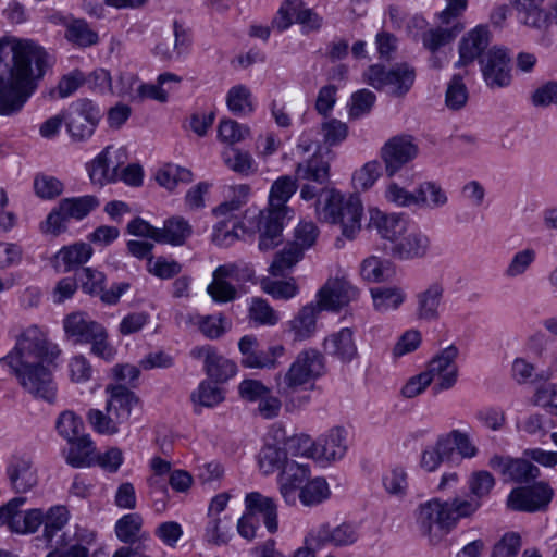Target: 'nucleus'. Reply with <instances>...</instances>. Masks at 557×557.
I'll list each match as a JSON object with an SVG mask.
<instances>
[{
	"label": "nucleus",
	"instance_id": "1",
	"mask_svg": "<svg viewBox=\"0 0 557 557\" xmlns=\"http://www.w3.org/2000/svg\"><path fill=\"white\" fill-rule=\"evenodd\" d=\"M50 66V55L32 39H0V114L22 110Z\"/></svg>",
	"mask_w": 557,
	"mask_h": 557
},
{
	"label": "nucleus",
	"instance_id": "2",
	"mask_svg": "<svg viewBox=\"0 0 557 557\" xmlns=\"http://www.w3.org/2000/svg\"><path fill=\"white\" fill-rule=\"evenodd\" d=\"M62 351L51 342L47 331L33 324L16 337L12 350L0 359L16 376L25 392L36 399L53 404L57 398V384L50 367H57Z\"/></svg>",
	"mask_w": 557,
	"mask_h": 557
},
{
	"label": "nucleus",
	"instance_id": "3",
	"mask_svg": "<svg viewBox=\"0 0 557 557\" xmlns=\"http://www.w3.org/2000/svg\"><path fill=\"white\" fill-rule=\"evenodd\" d=\"M296 178L283 175L275 180L269 195V207L259 213V249L269 251L283 242V223L287 215L286 202L297 190V180L325 184L330 177V164L321 157L313 156L296 168Z\"/></svg>",
	"mask_w": 557,
	"mask_h": 557
},
{
	"label": "nucleus",
	"instance_id": "4",
	"mask_svg": "<svg viewBox=\"0 0 557 557\" xmlns=\"http://www.w3.org/2000/svg\"><path fill=\"white\" fill-rule=\"evenodd\" d=\"M476 506V503L461 502V497L445 502L434 498L419 506L417 521L421 532L436 544L460 519L472 516Z\"/></svg>",
	"mask_w": 557,
	"mask_h": 557
},
{
	"label": "nucleus",
	"instance_id": "5",
	"mask_svg": "<svg viewBox=\"0 0 557 557\" xmlns=\"http://www.w3.org/2000/svg\"><path fill=\"white\" fill-rule=\"evenodd\" d=\"M322 215L326 222L339 224L345 238L354 239L361 228L362 205L357 196L345 198L331 190L322 208Z\"/></svg>",
	"mask_w": 557,
	"mask_h": 557
},
{
	"label": "nucleus",
	"instance_id": "6",
	"mask_svg": "<svg viewBox=\"0 0 557 557\" xmlns=\"http://www.w3.org/2000/svg\"><path fill=\"white\" fill-rule=\"evenodd\" d=\"M324 372V358L317 349H305L298 354L288 370L275 375L276 386L283 392L299 388L315 380Z\"/></svg>",
	"mask_w": 557,
	"mask_h": 557
},
{
	"label": "nucleus",
	"instance_id": "7",
	"mask_svg": "<svg viewBox=\"0 0 557 557\" xmlns=\"http://www.w3.org/2000/svg\"><path fill=\"white\" fill-rule=\"evenodd\" d=\"M364 78L377 90L387 87L393 96L403 97L413 85L416 72L407 63H398L389 70L383 65L373 64L364 73Z\"/></svg>",
	"mask_w": 557,
	"mask_h": 557
},
{
	"label": "nucleus",
	"instance_id": "8",
	"mask_svg": "<svg viewBox=\"0 0 557 557\" xmlns=\"http://www.w3.org/2000/svg\"><path fill=\"white\" fill-rule=\"evenodd\" d=\"M99 206V200L91 195L62 199L47 216L42 231L59 235L66 230L71 219L82 220Z\"/></svg>",
	"mask_w": 557,
	"mask_h": 557
},
{
	"label": "nucleus",
	"instance_id": "9",
	"mask_svg": "<svg viewBox=\"0 0 557 557\" xmlns=\"http://www.w3.org/2000/svg\"><path fill=\"white\" fill-rule=\"evenodd\" d=\"M64 114L66 129L74 141L89 139L101 119L100 109L87 98L72 102Z\"/></svg>",
	"mask_w": 557,
	"mask_h": 557
},
{
	"label": "nucleus",
	"instance_id": "10",
	"mask_svg": "<svg viewBox=\"0 0 557 557\" xmlns=\"http://www.w3.org/2000/svg\"><path fill=\"white\" fill-rule=\"evenodd\" d=\"M419 147L414 138L408 134L391 137L380 149V157L385 166V173L392 177L406 164L417 158Z\"/></svg>",
	"mask_w": 557,
	"mask_h": 557
},
{
	"label": "nucleus",
	"instance_id": "11",
	"mask_svg": "<svg viewBox=\"0 0 557 557\" xmlns=\"http://www.w3.org/2000/svg\"><path fill=\"white\" fill-rule=\"evenodd\" d=\"M458 356L459 348L456 345H449L429 361L425 372L429 373L432 382L436 381L433 386L435 394L450 389L457 383L459 369L456 360Z\"/></svg>",
	"mask_w": 557,
	"mask_h": 557
},
{
	"label": "nucleus",
	"instance_id": "12",
	"mask_svg": "<svg viewBox=\"0 0 557 557\" xmlns=\"http://www.w3.org/2000/svg\"><path fill=\"white\" fill-rule=\"evenodd\" d=\"M359 289L346 276L330 277L319 289L317 305L322 310L337 312L359 297Z\"/></svg>",
	"mask_w": 557,
	"mask_h": 557
},
{
	"label": "nucleus",
	"instance_id": "13",
	"mask_svg": "<svg viewBox=\"0 0 557 557\" xmlns=\"http://www.w3.org/2000/svg\"><path fill=\"white\" fill-rule=\"evenodd\" d=\"M481 72L490 88H504L511 83L510 58L507 50L494 46L480 59Z\"/></svg>",
	"mask_w": 557,
	"mask_h": 557
},
{
	"label": "nucleus",
	"instance_id": "14",
	"mask_svg": "<svg viewBox=\"0 0 557 557\" xmlns=\"http://www.w3.org/2000/svg\"><path fill=\"white\" fill-rule=\"evenodd\" d=\"M553 496L554 491L547 483L537 482L532 486L512 490L507 505L512 510L534 512L545 509Z\"/></svg>",
	"mask_w": 557,
	"mask_h": 557
},
{
	"label": "nucleus",
	"instance_id": "15",
	"mask_svg": "<svg viewBox=\"0 0 557 557\" xmlns=\"http://www.w3.org/2000/svg\"><path fill=\"white\" fill-rule=\"evenodd\" d=\"M430 248V237L410 224L407 231L392 245L391 256L400 261L418 260L425 258Z\"/></svg>",
	"mask_w": 557,
	"mask_h": 557
},
{
	"label": "nucleus",
	"instance_id": "16",
	"mask_svg": "<svg viewBox=\"0 0 557 557\" xmlns=\"http://www.w3.org/2000/svg\"><path fill=\"white\" fill-rule=\"evenodd\" d=\"M126 154L123 148L113 150L111 146L106 147L88 165L91 182L103 186L116 181L119 169L124 164Z\"/></svg>",
	"mask_w": 557,
	"mask_h": 557
},
{
	"label": "nucleus",
	"instance_id": "17",
	"mask_svg": "<svg viewBox=\"0 0 557 557\" xmlns=\"http://www.w3.org/2000/svg\"><path fill=\"white\" fill-rule=\"evenodd\" d=\"M7 475L12 488L17 493H26L38 483L37 469L27 455H13L7 466Z\"/></svg>",
	"mask_w": 557,
	"mask_h": 557
},
{
	"label": "nucleus",
	"instance_id": "18",
	"mask_svg": "<svg viewBox=\"0 0 557 557\" xmlns=\"http://www.w3.org/2000/svg\"><path fill=\"white\" fill-rule=\"evenodd\" d=\"M358 540V532L355 525L342 523L332 527L329 523L322 524L309 534L308 542L315 546L332 545L342 547L354 544Z\"/></svg>",
	"mask_w": 557,
	"mask_h": 557
},
{
	"label": "nucleus",
	"instance_id": "19",
	"mask_svg": "<svg viewBox=\"0 0 557 557\" xmlns=\"http://www.w3.org/2000/svg\"><path fill=\"white\" fill-rule=\"evenodd\" d=\"M444 292V285L441 282H433L414 295L417 320L430 323L441 318Z\"/></svg>",
	"mask_w": 557,
	"mask_h": 557
},
{
	"label": "nucleus",
	"instance_id": "20",
	"mask_svg": "<svg viewBox=\"0 0 557 557\" xmlns=\"http://www.w3.org/2000/svg\"><path fill=\"white\" fill-rule=\"evenodd\" d=\"M491 34L486 26L479 25L463 36L459 42V60L457 67L466 66L481 59L490 45Z\"/></svg>",
	"mask_w": 557,
	"mask_h": 557
},
{
	"label": "nucleus",
	"instance_id": "21",
	"mask_svg": "<svg viewBox=\"0 0 557 557\" xmlns=\"http://www.w3.org/2000/svg\"><path fill=\"white\" fill-rule=\"evenodd\" d=\"M347 450L346 432L342 428L331 429L315 442L313 459L321 463H330L342 459Z\"/></svg>",
	"mask_w": 557,
	"mask_h": 557
},
{
	"label": "nucleus",
	"instance_id": "22",
	"mask_svg": "<svg viewBox=\"0 0 557 557\" xmlns=\"http://www.w3.org/2000/svg\"><path fill=\"white\" fill-rule=\"evenodd\" d=\"M64 336L74 344H87L88 339L102 326L83 311H75L64 317Z\"/></svg>",
	"mask_w": 557,
	"mask_h": 557
},
{
	"label": "nucleus",
	"instance_id": "23",
	"mask_svg": "<svg viewBox=\"0 0 557 557\" xmlns=\"http://www.w3.org/2000/svg\"><path fill=\"white\" fill-rule=\"evenodd\" d=\"M120 83L122 88L119 95L128 96L132 101H143L145 99H153L159 102L168 101V90L158 82L157 84H138V78L128 74L120 76Z\"/></svg>",
	"mask_w": 557,
	"mask_h": 557
},
{
	"label": "nucleus",
	"instance_id": "24",
	"mask_svg": "<svg viewBox=\"0 0 557 557\" xmlns=\"http://www.w3.org/2000/svg\"><path fill=\"white\" fill-rule=\"evenodd\" d=\"M109 395L106 410L123 424L128 421L133 407L137 404L136 395L123 385H109L106 388Z\"/></svg>",
	"mask_w": 557,
	"mask_h": 557
},
{
	"label": "nucleus",
	"instance_id": "25",
	"mask_svg": "<svg viewBox=\"0 0 557 557\" xmlns=\"http://www.w3.org/2000/svg\"><path fill=\"white\" fill-rule=\"evenodd\" d=\"M409 225V220L403 214H386L380 210L370 211L369 227L376 230L381 237L393 244L407 231Z\"/></svg>",
	"mask_w": 557,
	"mask_h": 557
},
{
	"label": "nucleus",
	"instance_id": "26",
	"mask_svg": "<svg viewBox=\"0 0 557 557\" xmlns=\"http://www.w3.org/2000/svg\"><path fill=\"white\" fill-rule=\"evenodd\" d=\"M245 511L251 517L261 516L267 530L275 533L278 529L277 506L273 498L259 492H250L245 496Z\"/></svg>",
	"mask_w": 557,
	"mask_h": 557
},
{
	"label": "nucleus",
	"instance_id": "27",
	"mask_svg": "<svg viewBox=\"0 0 557 557\" xmlns=\"http://www.w3.org/2000/svg\"><path fill=\"white\" fill-rule=\"evenodd\" d=\"M323 348L327 355L342 362H350L358 354L354 332L349 327H344L326 337Z\"/></svg>",
	"mask_w": 557,
	"mask_h": 557
},
{
	"label": "nucleus",
	"instance_id": "28",
	"mask_svg": "<svg viewBox=\"0 0 557 557\" xmlns=\"http://www.w3.org/2000/svg\"><path fill=\"white\" fill-rule=\"evenodd\" d=\"M92 247L84 242L62 247L54 256V267L66 273L86 263L92 256Z\"/></svg>",
	"mask_w": 557,
	"mask_h": 557
},
{
	"label": "nucleus",
	"instance_id": "29",
	"mask_svg": "<svg viewBox=\"0 0 557 557\" xmlns=\"http://www.w3.org/2000/svg\"><path fill=\"white\" fill-rule=\"evenodd\" d=\"M224 322L225 318L222 314L187 313L178 315V323H183L187 327H196L209 339L220 338L225 333Z\"/></svg>",
	"mask_w": 557,
	"mask_h": 557
},
{
	"label": "nucleus",
	"instance_id": "30",
	"mask_svg": "<svg viewBox=\"0 0 557 557\" xmlns=\"http://www.w3.org/2000/svg\"><path fill=\"white\" fill-rule=\"evenodd\" d=\"M193 234V226L183 216L174 215L166 219L163 227L158 231L157 243L182 246Z\"/></svg>",
	"mask_w": 557,
	"mask_h": 557
},
{
	"label": "nucleus",
	"instance_id": "31",
	"mask_svg": "<svg viewBox=\"0 0 557 557\" xmlns=\"http://www.w3.org/2000/svg\"><path fill=\"white\" fill-rule=\"evenodd\" d=\"M66 453V462L74 468L90 467L96 462V447L88 434H83L72 442Z\"/></svg>",
	"mask_w": 557,
	"mask_h": 557
},
{
	"label": "nucleus",
	"instance_id": "32",
	"mask_svg": "<svg viewBox=\"0 0 557 557\" xmlns=\"http://www.w3.org/2000/svg\"><path fill=\"white\" fill-rule=\"evenodd\" d=\"M373 308L380 313L398 310L406 301L407 294L399 286H380L370 290Z\"/></svg>",
	"mask_w": 557,
	"mask_h": 557
},
{
	"label": "nucleus",
	"instance_id": "33",
	"mask_svg": "<svg viewBox=\"0 0 557 557\" xmlns=\"http://www.w3.org/2000/svg\"><path fill=\"white\" fill-rule=\"evenodd\" d=\"M446 26L447 27L430 28L422 34V45L431 53H436L442 47L451 42L463 29V25L458 18Z\"/></svg>",
	"mask_w": 557,
	"mask_h": 557
},
{
	"label": "nucleus",
	"instance_id": "34",
	"mask_svg": "<svg viewBox=\"0 0 557 557\" xmlns=\"http://www.w3.org/2000/svg\"><path fill=\"white\" fill-rule=\"evenodd\" d=\"M322 309L317 304L302 307L290 321V331L296 339H306L312 336L317 329V319Z\"/></svg>",
	"mask_w": 557,
	"mask_h": 557
},
{
	"label": "nucleus",
	"instance_id": "35",
	"mask_svg": "<svg viewBox=\"0 0 557 557\" xmlns=\"http://www.w3.org/2000/svg\"><path fill=\"white\" fill-rule=\"evenodd\" d=\"M544 0H513L520 20L528 26L542 28L547 22Z\"/></svg>",
	"mask_w": 557,
	"mask_h": 557
},
{
	"label": "nucleus",
	"instance_id": "36",
	"mask_svg": "<svg viewBox=\"0 0 557 557\" xmlns=\"http://www.w3.org/2000/svg\"><path fill=\"white\" fill-rule=\"evenodd\" d=\"M69 521V511L64 506H55L44 515V533L47 546L55 545V540L62 533V530Z\"/></svg>",
	"mask_w": 557,
	"mask_h": 557
},
{
	"label": "nucleus",
	"instance_id": "37",
	"mask_svg": "<svg viewBox=\"0 0 557 557\" xmlns=\"http://www.w3.org/2000/svg\"><path fill=\"white\" fill-rule=\"evenodd\" d=\"M226 106L235 115H249L255 111L253 98L249 87L235 85L226 94Z\"/></svg>",
	"mask_w": 557,
	"mask_h": 557
},
{
	"label": "nucleus",
	"instance_id": "38",
	"mask_svg": "<svg viewBox=\"0 0 557 557\" xmlns=\"http://www.w3.org/2000/svg\"><path fill=\"white\" fill-rule=\"evenodd\" d=\"M65 38L79 47H90L99 41V36L83 18H76L66 25Z\"/></svg>",
	"mask_w": 557,
	"mask_h": 557
},
{
	"label": "nucleus",
	"instance_id": "39",
	"mask_svg": "<svg viewBox=\"0 0 557 557\" xmlns=\"http://www.w3.org/2000/svg\"><path fill=\"white\" fill-rule=\"evenodd\" d=\"M471 495L461 502L476 503L475 511L481 507V499L486 497L495 484L493 475L485 470L473 472L468 481Z\"/></svg>",
	"mask_w": 557,
	"mask_h": 557
},
{
	"label": "nucleus",
	"instance_id": "40",
	"mask_svg": "<svg viewBox=\"0 0 557 557\" xmlns=\"http://www.w3.org/2000/svg\"><path fill=\"white\" fill-rule=\"evenodd\" d=\"M418 207L442 208L448 202L445 190L435 182H423L417 188Z\"/></svg>",
	"mask_w": 557,
	"mask_h": 557
},
{
	"label": "nucleus",
	"instance_id": "41",
	"mask_svg": "<svg viewBox=\"0 0 557 557\" xmlns=\"http://www.w3.org/2000/svg\"><path fill=\"white\" fill-rule=\"evenodd\" d=\"M304 257V251L295 244L289 243L283 250L275 255L273 262L270 265V273L273 276H283L286 271L290 270Z\"/></svg>",
	"mask_w": 557,
	"mask_h": 557
},
{
	"label": "nucleus",
	"instance_id": "42",
	"mask_svg": "<svg viewBox=\"0 0 557 557\" xmlns=\"http://www.w3.org/2000/svg\"><path fill=\"white\" fill-rule=\"evenodd\" d=\"M449 446L443 435L438 436L434 445L428 446L421 455L420 466L428 472L435 471L444 461L450 460Z\"/></svg>",
	"mask_w": 557,
	"mask_h": 557
},
{
	"label": "nucleus",
	"instance_id": "43",
	"mask_svg": "<svg viewBox=\"0 0 557 557\" xmlns=\"http://www.w3.org/2000/svg\"><path fill=\"white\" fill-rule=\"evenodd\" d=\"M285 348L282 345L269 347L267 350L258 349L250 356L242 358V364L250 369L275 368L276 359L284 355Z\"/></svg>",
	"mask_w": 557,
	"mask_h": 557
},
{
	"label": "nucleus",
	"instance_id": "44",
	"mask_svg": "<svg viewBox=\"0 0 557 557\" xmlns=\"http://www.w3.org/2000/svg\"><path fill=\"white\" fill-rule=\"evenodd\" d=\"M193 178L190 170L175 164H165L156 174L158 184L169 190H173L178 183L188 184Z\"/></svg>",
	"mask_w": 557,
	"mask_h": 557
},
{
	"label": "nucleus",
	"instance_id": "45",
	"mask_svg": "<svg viewBox=\"0 0 557 557\" xmlns=\"http://www.w3.org/2000/svg\"><path fill=\"white\" fill-rule=\"evenodd\" d=\"M58 434L66 442H72L84 434V422L74 411H62L55 422Z\"/></svg>",
	"mask_w": 557,
	"mask_h": 557
},
{
	"label": "nucleus",
	"instance_id": "46",
	"mask_svg": "<svg viewBox=\"0 0 557 557\" xmlns=\"http://www.w3.org/2000/svg\"><path fill=\"white\" fill-rule=\"evenodd\" d=\"M469 98L468 88L461 74H455L447 84L445 104L448 109L458 111L462 109Z\"/></svg>",
	"mask_w": 557,
	"mask_h": 557
},
{
	"label": "nucleus",
	"instance_id": "47",
	"mask_svg": "<svg viewBox=\"0 0 557 557\" xmlns=\"http://www.w3.org/2000/svg\"><path fill=\"white\" fill-rule=\"evenodd\" d=\"M288 460L285 449L273 444H267L259 453V467L265 474L282 470Z\"/></svg>",
	"mask_w": 557,
	"mask_h": 557
},
{
	"label": "nucleus",
	"instance_id": "48",
	"mask_svg": "<svg viewBox=\"0 0 557 557\" xmlns=\"http://www.w3.org/2000/svg\"><path fill=\"white\" fill-rule=\"evenodd\" d=\"M228 221L223 220L218 222L213 227L212 243L219 247H228L239 239L245 233L246 228L240 222L233 223L232 227Z\"/></svg>",
	"mask_w": 557,
	"mask_h": 557
},
{
	"label": "nucleus",
	"instance_id": "49",
	"mask_svg": "<svg viewBox=\"0 0 557 557\" xmlns=\"http://www.w3.org/2000/svg\"><path fill=\"white\" fill-rule=\"evenodd\" d=\"M445 443L449 446V455L453 457L455 450L462 458H473L478 454L476 446L470 440L467 433L459 430H451L450 432L443 434Z\"/></svg>",
	"mask_w": 557,
	"mask_h": 557
},
{
	"label": "nucleus",
	"instance_id": "50",
	"mask_svg": "<svg viewBox=\"0 0 557 557\" xmlns=\"http://www.w3.org/2000/svg\"><path fill=\"white\" fill-rule=\"evenodd\" d=\"M50 552L46 557H89V549L78 543L72 544L67 533H62L55 540V545L47 546Z\"/></svg>",
	"mask_w": 557,
	"mask_h": 557
},
{
	"label": "nucleus",
	"instance_id": "51",
	"mask_svg": "<svg viewBox=\"0 0 557 557\" xmlns=\"http://www.w3.org/2000/svg\"><path fill=\"white\" fill-rule=\"evenodd\" d=\"M205 368L207 374L215 382H225L236 373V364L218 352L208 356Z\"/></svg>",
	"mask_w": 557,
	"mask_h": 557
},
{
	"label": "nucleus",
	"instance_id": "52",
	"mask_svg": "<svg viewBox=\"0 0 557 557\" xmlns=\"http://www.w3.org/2000/svg\"><path fill=\"white\" fill-rule=\"evenodd\" d=\"M190 398L195 406L212 408L224 400V394L215 384L203 381L193 392Z\"/></svg>",
	"mask_w": 557,
	"mask_h": 557
},
{
	"label": "nucleus",
	"instance_id": "53",
	"mask_svg": "<svg viewBox=\"0 0 557 557\" xmlns=\"http://www.w3.org/2000/svg\"><path fill=\"white\" fill-rule=\"evenodd\" d=\"M249 319L258 325H275L280 318L278 313L262 298L253 297L251 299L249 311Z\"/></svg>",
	"mask_w": 557,
	"mask_h": 557
},
{
	"label": "nucleus",
	"instance_id": "54",
	"mask_svg": "<svg viewBox=\"0 0 557 557\" xmlns=\"http://www.w3.org/2000/svg\"><path fill=\"white\" fill-rule=\"evenodd\" d=\"M382 174L381 163L372 160L364 163L352 175V184L356 190L370 189Z\"/></svg>",
	"mask_w": 557,
	"mask_h": 557
},
{
	"label": "nucleus",
	"instance_id": "55",
	"mask_svg": "<svg viewBox=\"0 0 557 557\" xmlns=\"http://www.w3.org/2000/svg\"><path fill=\"white\" fill-rule=\"evenodd\" d=\"M385 491L396 497H404L408 490V475L405 468L396 466L382 478Z\"/></svg>",
	"mask_w": 557,
	"mask_h": 557
},
{
	"label": "nucleus",
	"instance_id": "56",
	"mask_svg": "<svg viewBox=\"0 0 557 557\" xmlns=\"http://www.w3.org/2000/svg\"><path fill=\"white\" fill-rule=\"evenodd\" d=\"M42 523L44 512L40 509L21 511L18 508L12 521V532L34 533Z\"/></svg>",
	"mask_w": 557,
	"mask_h": 557
},
{
	"label": "nucleus",
	"instance_id": "57",
	"mask_svg": "<svg viewBox=\"0 0 557 557\" xmlns=\"http://www.w3.org/2000/svg\"><path fill=\"white\" fill-rule=\"evenodd\" d=\"M330 495L329 485L322 478H315L305 484L298 494L301 503L306 506L320 504Z\"/></svg>",
	"mask_w": 557,
	"mask_h": 557
},
{
	"label": "nucleus",
	"instance_id": "58",
	"mask_svg": "<svg viewBox=\"0 0 557 557\" xmlns=\"http://www.w3.org/2000/svg\"><path fill=\"white\" fill-rule=\"evenodd\" d=\"M223 161L232 171L242 175L253 172V159L249 152L236 148H228L223 152Z\"/></svg>",
	"mask_w": 557,
	"mask_h": 557
},
{
	"label": "nucleus",
	"instance_id": "59",
	"mask_svg": "<svg viewBox=\"0 0 557 557\" xmlns=\"http://www.w3.org/2000/svg\"><path fill=\"white\" fill-rule=\"evenodd\" d=\"M506 476L515 482L529 483L540 476V469L525 459H512Z\"/></svg>",
	"mask_w": 557,
	"mask_h": 557
},
{
	"label": "nucleus",
	"instance_id": "60",
	"mask_svg": "<svg viewBox=\"0 0 557 557\" xmlns=\"http://www.w3.org/2000/svg\"><path fill=\"white\" fill-rule=\"evenodd\" d=\"M536 251L533 248H524L518 252H516L507 268L505 269V276L509 278H515L523 275L531 264L535 261Z\"/></svg>",
	"mask_w": 557,
	"mask_h": 557
},
{
	"label": "nucleus",
	"instance_id": "61",
	"mask_svg": "<svg viewBox=\"0 0 557 557\" xmlns=\"http://www.w3.org/2000/svg\"><path fill=\"white\" fill-rule=\"evenodd\" d=\"M141 524L143 519L136 513L123 516L115 524L117 539L124 543H137L135 539L138 536Z\"/></svg>",
	"mask_w": 557,
	"mask_h": 557
},
{
	"label": "nucleus",
	"instance_id": "62",
	"mask_svg": "<svg viewBox=\"0 0 557 557\" xmlns=\"http://www.w3.org/2000/svg\"><path fill=\"white\" fill-rule=\"evenodd\" d=\"M77 280L85 294L99 297L104 287L106 275L92 268H84L77 274Z\"/></svg>",
	"mask_w": 557,
	"mask_h": 557
},
{
	"label": "nucleus",
	"instance_id": "63",
	"mask_svg": "<svg viewBox=\"0 0 557 557\" xmlns=\"http://www.w3.org/2000/svg\"><path fill=\"white\" fill-rule=\"evenodd\" d=\"M35 194L41 199H53L63 191V184L54 176L37 174L34 180Z\"/></svg>",
	"mask_w": 557,
	"mask_h": 557
},
{
	"label": "nucleus",
	"instance_id": "64",
	"mask_svg": "<svg viewBox=\"0 0 557 557\" xmlns=\"http://www.w3.org/2000/svg\"><path fill=\"white\" fill-rule=\"evenodd\" d=\"M531 103L536 108L557 104V82L548 81L536 87L531 94Z\"/></svg>",
	"mask_w": 557,
	"mask_h": 557
}]
</instances>
